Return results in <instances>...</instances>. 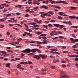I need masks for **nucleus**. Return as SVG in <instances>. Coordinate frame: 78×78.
I'll return each mask as SVG.
<instances>
[{"instance_id":"nucleus-19","label":"nucleus","mask_w":78,"mask_h":78,"mask_svg":"<svg viewBox=\"0 0 78 78\" xmlns=\"http://www.w3.org/2000/svg\"><path fill=\"white\" fill-rule=\"evenodd\" d=\"M14 25H17V26H19V27H22V25L19 24H15Z\"/></svg>"},{"instance_id":"nucleus-34","label":"nucleus","mask_w":78,"mask_h":78,"mask_svg":"<svg viewBox=\"0 0 78 78\" xmlns=\"http://www.w3.org/2000/svg\"><path fill=\"white\" fill-rule=\"evenodd\" d=\"M58 37H53L52 38V39H53V40H55V39H58Z\"/></svg>"},{"instance_id":"nucleus-13","label":"nucleus","mask_w":78,"mask_h":78,"mask_svg":"<svg viewBox=\"0 0 78 78\" xmlns=\"http://www.w3.org/2000/svg\"><path fill=\"white\" fill-rule=\"evenodd\" d=\"M77 41H78V39H75L73 41H72V43H74L75 42H77Z\"/></svg>"},{"instance_id":"nucleus-12","label":"nucleus","mask_w":78,"mask_h":78,"mask_svg":"<svg viewBox=\"0 0 78 78\" xmlns=\"http://www.w3.org/2000/svg\"><path fill=\"white\" fill-rule=\"evenodd\" d=\"M53 25H54V26H56V27H60V25L59 24H53Z\"/></svg>"},{"instance_id":"nucleus-51","label":"nucleus","mask_w":78,"mask_h":78,"mask_svg":"<svg viewBox=\"0 0 78 78\" xmlns=\"http://www.w3.org/2000/svg\"><path fill=\"white\" fill-rule=\"evenodd\" d=\"M68 56L69 57H74V55H68Z\"/></svg>"},{"instance_id":"nucleus-41","label":"nucleus","mask_w":78,"mask_h":78,"mask_svg":"<svg viewBox=\"0 0 78 78\" xmlns=\"http://www.w3.org/2000/svg\"><path fill=\"white\" fill-rule=\"evenodd\" d=\"M21 52H22V53H26V51H25V50H24L22 51H21Z\"/></svg>"},{"instance_id":"nucleus-30","label":"nucleus","mask_w":78,"mask_h":78,"mask_svg":"<svg viewBox=\"0 0 78 78\" xmlns=\"http://www.w3.org/2000/svg\"><path fill=\"white\" fill-rule=\"evenodd\" d=\"M22 40L21 38H20L19 39H17V41L18 42H20L21 41V40Z\"/></svg>"},{"instance_id":"nucleus-39","label":"nucleus","mask_w":78,"mask_h":78,"mask_svg":"<svg viewBox=\"0 0 78 78\" xmlns=\"http://www.w3.org/2000/svg\"><path fill=\"white\" fill-rule=\"evenodd\" d=\"M16 15H17L18 16H19V15H20V14H21V13L19 12H16Z\"/></svg>"},{"instance_id":"nucleus-11","label":"nucleus","mask_w":78,"mask_h":78,"mask_svg":"<svg viewBox=\"0 0 78 78\" xmlns=\"http://www.w3.org/2000/svg\"><path fill=\"white\" fill-rule=\"evenodd\" d=\"M6 19H7V17H5L4 18H3V19H2V20L1 22H4V21H5V20H6Z\"/></svg>"},{"instance_id":"nucleus-36","label":"nucleus","mask_w":78,"mask_h":78,"mask_svg":"<svg viewBox=\"0 0 78 78\" xmlns=\"http://www.w3.org/2000/svg\"><path fill=\"white\" fill-rule=\"evenodd\" d=\"M30 25H36V23H30Z\"/></svg>"},{"instance_id":"nucleus-15","label":"nucleus","mask_w":78,"mask_h":78,"mask_svg":"<svg viewBox=\"0 0 78 78\" xmlns=\"http://www.w3.org/2000/svg\"><path fill=\"white\" fill-rule=\"evenodd\" d=\"M70 8L71 9H74V10H75L76 9V7H71Z\"/></svg>"},{"instance_id":"nucleus-17","label":"nucleus","mask_w":78,"mask_h":78,"mask_svg":"<svg viewBox=\"0 0 78 78\" xmlns=\"http://www.w3.org/2000/svg\"><path fill=\"white\" fill-rule=\"evenodd\" d=\"M48 14H50L51 15H53V13L51 11L48 12Z\"/></svg>"},{"instance_id":"nucleus-33","label":"nucleus","mask_w":78,"mask_h":78,"mask_svg":"<svg viewBox=\"0 0 78 78\" xmlns=\"http://www.w3.org/2000/svg\"><path fill=\"white\" fill-rule=\"evenodd\" d=\"M58 17L59 19H62V17L60 16H58Z\"/></svg>"},{"instance_id":"nucleus-42","label":"nucleus","mask_w":78,"mask_h":78,"mask_svg":"<svg viewBox=\"0 0 78 78\" xmlns=\"http://www.w3.org/2000/svg\"><path fill=\"white\" fill-rule=\"evenodd\" d=\"M55 8H58V9H61V7L59 6H56Z\"/></svg>"},{"instance_id":"nucleus-1","label":"nucleus","mask_w":78,"mask_h":78,"mask_svg":"<svg viewBox=\"0 0 78 78\" xmlns=\"http://www.w3.org/2000/svg\"><path fill=\"white\" fill-rule=\"evenodd\" d=\"M63 3V4H67V3H68L65 1H61L60 2H58V1L55 2V1H53L51 2V4H53V3Z\"/></svg>"},{"instance_id":"nucleus-32","label":"nucleus","mask_w":78,"mask_h":78,"mask_svg":"<svg viewBox=\"0 0 78 78\" xmlns=\"http://www.w3.org/2000/svg\"><path fill=\"white\" fill-rule=\"evenodd\" d=\"M62 67H66V65H61Z\"/></svg>"},{"instance_id":"nucleus-38","label":"nucleus","mask_w":78,"mask_h":78,"mask_svg":"<svg viewBox=\"0 0 78 78\" xmlns=\"http://www.w3.org/2000/svg\"><path fill=\"white\" fill-rule=\"evenodd\" d=\"M74 60L76 62H78V58H74Z\"/></svg>"},{"instance_id":"nucleus-22","label":"nucleus","mask_w":78,"mask_h":78,"mask_svg":"<svg viewBox=\"0 0 78 78\" xmlns=\"http://www.w3.org/2000/svg\"><path fill=\"white\" fill-rule=\"evenodd\" d=\"M71 35L74 38H76V36H75L74 34H71Z\"/></svg>"},{"instance_id":"nucleus-55","label":"nucleus","mask_w":78,"mask_h":78,"mask_svg":"<svg viewBox=\"0 0 78 78\" xmlns=\"http://www.w3.org/2000/svg\"><path fill=\"white\" fill-rule=\"evenodd\" d=\"M48 26L49 27H52V26L51 25V24H48Z\"/></svg>"},{"instance_id":"nucleus-6","label":"nucleus","mask_w":78,"mask_h":78,"mask_svg":"<svg viewBox=\"0 0 78 78\" xmlns=\"http://www.w3.org/2000/svg\"><path fill=\"white\" fill-rule=\"evenodd\" d=\"M17 68H18V69H21V70H25L22 67H20L21 66V65L20 64L17 65Z\"/></svg>"},{"instance_id":"nucleus-44","label":"nucleus","mask_w":78,"mask_h":78,"mask_svg":"<svg viewBox=\"0 0 78 78\" xmlns=\"http://www.w3.org/2000/svg\"><path fill=\"white\" fill-rule=\"evenodd\" d=\"M43 44H47V42L45 40L43 42Z\"/></svg>"},{"instance_id":"nucleus-58","label":"nucleus","mask_w":78,"mask_h":78,"mask_svg":"<svg viewBox=\"0 0 78 78\" xmlns=\"http://www.w3.org/2000/svg\"><path fill=\"white\" fill-rule=\"evenodd\" d=\"M54 34H55V36L57 35L58 34V33L56 32V31H55V32H54Z\"/></svg>"},{"instance_id":"nucleus-63","label":"nucleus","mask_w":78,"mask_h":78,"mask_svg":"<svg viewBox=\"0 0 78 78\" xmlns=\"http://www.w3.org/2000/svg\"><path fill=\"white\" fill-rule=\"evenodd\" d=\"M44 22L46 23H49V21H46Z\"/></svg>"},{"instance_id":"nucleus-43","label":"nucleus","mask_w":78,"mask_h":78,"mask_svg":"<svg viewBox=\"0 0 78 78\" xmlns=\"http://www.w3.org/2000/svg\"><path fill=\"white\" fill-rule=\"evenodd\" d=\"M41 17H42V18H45V16H44V15H41Z\"/></svg>"},{"instance_id":"nucleus-4","label":"nucleus","mask_w":78,"mask_h":78,"mask_svg":"<svg viewBox=\"0 0 78 78\" xmlns=\"http://www.w3.org/2000/svg\"><path fill=\"white\" fill-rule=\"evenodd\" d=\"M40 57H41L42 59H46L47 57L45 55H42L40 54Z\"/></svg>"},{"instance_id":"nucleus-28","label":"nucleus","mask_w":78,"mask_h":78,"mask_svg":"<svg viewBox=\"0 0 78 78\" xmlns=\"http://www.w3.org/2000/svg\"><path fill=\"white\" fill-rule=\"evenodd\" d=\"M13 28L14 29V30H16L17 31H19V30L17 29V28H15L14 27H13Z\"/></svg>"},{"instance_id":"nucleus-31","label":"nucleus","mask_w":78,"mask_h":78,"mask_svg":"<svg viewBox=\"0 0 78 78\" xmlns=\"http://www.w3.org/2000/svg\"><path fill=\"white\" fill-rule=\"evenodd\" d=\"M38 8H39V7H36L35 8L33 9H34V10L36 11V10H37V9Z\"/></svg>"},{"instance_id":"nucleus-16","label":"nucleus","mask_w":78,"mask_h":78,"mask_svg":"<svg viewBox=\"0 0 78 78\" xmlns=\"http://www.w3.org/2000/svg\"><path fill=\"white\" fill-rule=\"evenodd\" d=\"M69 18L70 19H74L75 18V16H69Z\"/></svg>"},{"instance_id":"nucleus-49","label":"nucleus","mask_w":78,"mask_h":78,"mask_svg":"<svg viewBox=\"0 0 78 78\" xmlns=\"http://www.w3.org/2000/svg\"><path fill=\"white\" fill-rule=\"evenodd\" d=\"M55 54H57V55H60V53H59L56 51H55Z\"/></svg>"},{"instance_id":"nucleus-50","label":"nucleus","mask_w":78,"mask_h":78,"mask_svg":"<svg viewBox=\"0 0 78 78\" xmlns=\"http://www.w3.org/2000/svg\"><path fill=\"white\" fill-rule=\"evenodd\" d=\"M42 38L44 40H46L47 39V37H42Z\"/></svg>"},{"instance_id":"nucleus-64","label":"nucleus","mask_w":78,"mask_h":78,"mask_svg":"<svg viewBox=\"0 0 78 78\" xmlns=\"http://www.w3.org/2000/svg\"><path fill=\"white\" fill-rule=\"evenodd\" d=\"M28 3L29 4H32V2H28Z\"/></svg>"},{"instance_id":"nucleus-18","label":"nucleus","mask_w":78,"mask_h":78,"mask_svg":"<svg viewBox=\"0 0 78 78\" xmlns=\"http://www.w3.org/2000/svg\"><path fill=\"white\" fill-rule=\"evenodd\" d=\"M34 55V53H30V54H27V55H29V56H33Z\"/></svg>"},{"instance_id":"nucleus-2","label":"nucleus","mask_w":78,"mask_h":78,"mask_svg":"<svg viewBox=\"0 0 78 78\" xmlns=\"http://www.w3.org/2000/svg\"><path fill=\"white\" fill-rule=\"evenodd\" d=\"M41 54L38 55H35L34 56V58H36L37 60H39L41 59Z\"/></svg>"},{"instance_id":"nucleus-52","label":"nucleus","mask_w":78,"mask_h":78,"mask_svg":"<svg viewBox=\"0 0 78 78\" xmlns=\"http://www.w3.org/2000/svg\"><path fill=\"white\" fill-rule=\"evenodd\" d=\"M37 44H42V42L40 41H37Z\"/></svg>"},{"instance_id":"nucleus-62","label":"nucleus","mask_w":78,"mask_h":78,"mask_svg":"<svg viewBox=\"0 0 78 78\" xmlns=\"http://www.w3.org/2000/svg\"><path fill=\"white\" fill-rule=\"evenodd\" d=\"M74 51H78V50L76 49H73Z\"/></svg>"},{"instance_id":"nucleus-48","label":"nucleus","mask_w":78,"mask_h":78,"mask_svg":"<svg viewBox=\"0 0 78 78\" xmlns=\"http://www.w3.org/2000/svg\"><path fill=\"white\" fill-rule=\"evenodd\" d=\"M74 57L75 58H78V55H74Z\"/></svg>"},{"instance_id":"nucleus-37","label":"nucleus","mask_w":78,"mask_h":78,"mask_svg":"<svg viewBox=\"0 0 78 78\" xmlns=\"http://www.w3.org/2000/svg\"><path fill=\"white\" fill-rule=\"evenodd\" d=\"M68 24H69L70 25H72V22L70 21H69V22H68Z\"/></svg>"},{"instance_id":"nucleus-54","label":"nucleus","mask_w":78,"mask_h":78,"mask_svg":"<svg viewBox=\"0 0 78 78\" xmlns=\"http://www.w3.org/2000/svg\"><path fill=\"white\" fill-rule=\"evenodd\" d=\"M63 23H66V24H67V23H68V22L66 21H63Z\"/></svg>"},{"instance_id":"nucleus-8","label":"nucleus","mask_w":78,"mask_h":78,"mask_svg":"<svg viewBox=\"0 0 78 78\" xmlns=\"http://www.w3.org/2000/svg\"><path fill=\"white\" fill-rule=\"evenodd\" d=\"M55 32V31H51L50 34L51 36H54Z\"/></svg>"},{"instance_id":"nucleus-7","label":"nucleus","mask_w":78,"mask_h":78,"mask_svg":"<svg viewBox=\"0 0 78 78\" xmlns=\"http://www.w3.org/2000/svg\"><path fill=\"white\" fill-rule=\"evenodd\" d=\"M26 51V53H31V50L29 49H27L25 50Z\"/></svg>"},{"instance_id":"nucleus-5","label":"nucleus","mask_w":78,"mask_h":78,"mask_svg":"<svg viewBox=\"0 0 78 78\" xmlns=\"http://www.w3.org/2000/svg\"><path fill=\"white\" fill-rule=\"evenodd\" d=\"M40 8H44V9H47L48 8V7L45 5H42V6L40 7Z\"/></svg>"},{"instance_id":"nucleus-29","label":"nucleus","mask_w":78,"mask_h":78,"mask_svg":"<svg viewBox=\"0 0 78 78\" xmlns=\"http://www.w3.org/2000/svg\"><path fill=\"white\" fill-rule=\"evenodd\" d=\"M58 14L60 15V16H62V14H63V13L62 12H59Z\"/></svg>"},{"instance_id":"nucleus-26","label":"nucleus","mask_w":78,"mask_h":78,"mask_svg":"<svg viewBox=\"0 0 78 78\" xmlns=\"http://www.w3.org/2000/svg\"><path fill=\"white\" fill-rule=\"evenodd\" d=\"M42 33L41 32H37V34H42Z\"/></svg>"},{"instance_id":"nucleus-45","label":"nucleus","mask_w":78,"mask_h":78,"mask_svg":"<svg viewBox=\"0 0 78 78\" xmlns=\"http://www.w3.org/2000/svg\"><path fill=\"white\" fill-rule=\"evenodd\" d=\"M30 16V15L28 14H26L25 15V16L26 17H29Z\"/></svg>"},{"instance_id":"nucleus-25","label":"nucleus","mask_w":78,"mask_h":78,"mask_svg":"<svg viewBox=\"0 0 78 78\" xmlns=\"http://www.w3.org/2000/svg\"><path fill=\"white\" fill-rule=\"evenodd\" d=\"M27 30L29 31V32H32V30L30 29H28Z\"/></svg>"},{"instance_id":"nucleus-35","label":"nucleus","mask_w":78,"mask_h":78,"mask_svg":"<svg viewBox=\"0 0 78 78\" xmlns=\"http://www.w3.org/2000/svg\"><path fill=\"white\" fill-rule=\"evenodd\" d=\"M37 23H42V20H40L39 21H38Z\"/></svg>"},{"instance_id":"nucleus-61","label":"nucleus","mask_w":78,"mask_h":78,"mask_svg":"<svg viewBox=\"0 0 78 78\" xmlns=\"http://www.w3.org/2000/svg\"><path fill=\"white\" fill-rule=\"evenodd\" d=\"M37 1H35L34 2V4H37Z\"/></svg>"},{"instance_id":"nucleus-47","label":"nucleus","mask_w":78,"mask_h":78,"mask_svg":"<svg viewBox=\"0 0 78 78\" xmlns=\"http://www.w3.org/2000/svg\"><path fill=\"white\" fill-rule=\"evenodd\" d=\"M59 38L60 39H64V37H63L62 36H60L59 37Z\"/></svg>"},{"instance_id":"nucleus-59","label":"nucleus","mask_w":78,"mask_h":78,"mask_svg":"<svg viewBox=\"0 0 78 78\" xmlns=\"http://www.w3.org/2000/svg\"><path fill=\"white\" fill-rule=\"evenodd\" d=\"M57 33H58V34H62V32H61L58 31L57 32Z\"/></svg>"},{"instance_id":"nucleus-10","label":"nucleus","mask_w":78,"mask_h":78,"mask_svg":"<svg viewBox=\"0 0 78 78\" xmlns=\"http://www.w3.org/2000/svg\"><path fill=\"white\" fill-rule=\"evenodd\" d=\"M31 51L32 52V53H35L36 51V48L32 49L31 50Z\"/></svg>"},{"instance_id":"nucleus-9","label":"nucleus","mask_w":78,"mask_h":78,"mask_svg":"<svg viewBox=\"0 0 78 78\" xmlns=\"http://www.w3.org/2000/svg\"><path fill=\"white\" fill-rule=\"evenodd\" d=\"M24 33H25V34H27V35H29V36H30L31 37L32 36V34H30V33H27L26 32H24Z\"/></svg>"},{"instance_id":"nucleus-53","label":"nucleus","mask_w":78,"mask_h":78,"mask_svg":"<svg viewBox=\"0 0 78 78\" xmlns=\"http://www.w3.org/2000/svg\"><path fill=\"white\" fill-rule=\"evenodd\" d=\"M71 27H72V28H78V27L77 26H72Z\"/></svg>"},{"instance_id":"nucleus-57","label":"nucleus","mask_w":78,"mask_h":78,"mask_svg":"<svg viewBox=\"0 0 78 78\" xmlns=\"http://www.w3.org/2000/svg\"><path fill=\"white\" fill-rule=\"evenodd\" d=\"M51 50H52V51H58L57 49H51Z\"/></svg>"},{"instance_id":"nucleus-20","label":"nucleus","mask_w":78,"mask_h":78,"mask_svg":"<svg viewBox=\"0 0 78 78\" xmlns=\"http://www.w3.org/2000/svg\"><path fill=\"white\" fill-rule=\"evenodd\" d=\"M0 53H2V54H4L5 55H6V53L5 51H1Z\"/></svg>"},{"instance_id":"nucleus-23","label":"nucleus","mask_w":78,"mask_h":78,"mask_svg":"<svg viewBox=\"0 0 78 78\" xmlns=\"http://www.w3.org/2000/svg\"><path fill=\"white\" fill-rule=\"evenodd\" d=\"M50 67L53 69H55V66H51Z\"/></svg>"},{"instance_id":"nucleus-24","label":"nucleus","mask_w":78,"mask_h":78,"mask_svg":"<svg viewBox=\"0 0 78 78\" xmlns=\"http://www.w3.org/2000/svg\"><path fill=\"white\" fill-rule=\"evenodd\" d=\"M36 50L37 51L38 53H41V50H39V49L36 48Z\"/></svg>"},{"instance_id":"nucleus-46","label":"nucleus","mask_w":78,"mask_h":78,"mask_svg":"<svg viewBox=\"0 0 78 78\" xmlns=\"http://www.w3.org/2000/svg\"><path fill=\"white\" fill-rule=\"evenodd\" d=\"M24 26H25L26 27V28H28V26H27V25L26 24H24Z\"/></svg>"},{"instance_id":"nucleus-21","label":"nucleus","mask_w":78,"mask_h":78,"mask_svg":"<svg viewBox=\"0 0 78 78\" xmlns=\"http://www.w3.org/2000/svg\"><path fill=\"white\" fill-rule=\"evenodd\" d=\"M7 51H8V52H9V53H13V51L10 50H7Z\"/></svg>"},{"instance_id":"nucleus-3","label":"nucleus","mask_w":78,"mask_h":78,"mask_svg":"<svg viewBox=\"0 0 78 78\" xmlns=\"http://www.w3.org/2000/svg\"><path fill=\"white\" fill-rule=\"evenodd\" d=\"M60 73L61 75H62V76L60 77L61 78H65V77H66L67 75H64V72L61 71L60 72Z\"/></svg>"},{"instance_id":"nucleus-60","label":"nucleus","mask_w":78,"mask_h":78,"mask_svg":"<svg viewBox=\"0 0 78 78\" xmlns=\"http://www.w3.org/2000/svg\"><path fill=\"white\" fill-rule=\"evenodd\" d=\"M7 16H11V14H7Z\"/></svg>"},{"instance_id":"nucleus-27","label":"nucleus","mask_w":78,"mask_h":78,"mask_svg":"<svg viewBox=\"0 0 78 78\" xmlns=\"http://www.w3.org/2000/svg\"><path fill=\"white\" fill-rule=\"evenodd\" d=\"M41 36H43V37H45L46 36V35L45 34H42L41 35Z\"/></svg>"},{"instance_id":"nucleus-14","label":"nucleus","mask_w":78,"mask_h":78,"mask_svg":"<svg viewBox=\"0 0 78 78\" xmlns=\"http://www.w3.org/2000/svg\"><path fill=\"white\" fill-rule=\"evenodd\" d=\"M6 67H9V66H10V64L9 63H8L7 64L5 65Z\"/></svg>"},{"instance_id":"nucleus-56","label":"nucleus","mask_w":78,"mask_h":78,"mask_svg":"<svg viewBox=\"0 0 78 78\" xmlns=\"http://www.w3.org/2000/svg\"><path fill=\"white\" fill-rule=\"evenodd\" d=\"M43 27L44 28H47V27H48V26H45V25H43Z\"/></svg>"},{"instance_id":"nucleus-40","label":"nucleus","mask_w":78,"mask_h":78,"mask_svg":"<svg viewBox=\"0 0 78 78\" xmlns=\"http://www.w3.org/2000/svg\"><path fill=\"white\" fill-rule=\"evenodd\" d=\"M73 48H76L77 47V46H76L75 45H74L73 46Z\"/></svg>"}]
</instances>
